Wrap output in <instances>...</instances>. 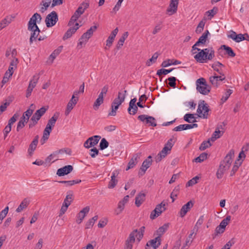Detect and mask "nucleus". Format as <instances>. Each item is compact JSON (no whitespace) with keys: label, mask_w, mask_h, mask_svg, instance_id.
<instances>
[{"label":"nucleus","mask_w":249,"mask_h":249,"mask_svg":"<svg viewBox=\"0 0 249 249\" xmlns=\"http://www.w3.org/2000/svg\"><path fill=\"white\" fill-rule=\"evenodd\" d=\"M89 6V3L85 2H83L71 17L69 22L68 25L71 26L74 25V22L76 21L81 15L84 13L85 10L87 9Z\"/></svg>","instance_id":"f257e3e1"},{"label":"nucleus","mask_w":249,"mask_h":249,"mask_svg":"<svg viewBox=\"0 0 249 249\" xmlns=\"http://www.w3.org/2000/svg\"><path fill=\"white\" fill-rule=\"evenodd\" d=\"M210 109L208 105L204 100H200L198 103L197 113L199 117L207 119L209 116Z\"/></svg>","instance_id":"f03ea898"},{"label":"nucleus","mask_w":249,"mask_h":249,"mask_svg":"<svg viewBox=\"0 0 249 249\" xmlns=\"http://www.w3.org/2000/svg\"><path fill=\"white\" fill-rule=\"evenodd\" d=\"M196 85L197 90L201 94L207 95L210 92L211 88L204 78L198 79L196 81Z\"/></svg>","instance_id":"7ed1b4c3"},{"label":"nucleus","mask_w":249,"mask_h":249,"mask_svg":"<svg viewBox=\"0 0 249 249\" xmlns=\"http://www.w3.org/2000/svg\"><path fill=\"white\" fill-rule=\"evenodd\" d=\"M173 139H170L165 144L162 150L158 154L157 156L156 161H160L163 158H165L166 155L170 152L173 144L172 143Z\"/></svg>","instance_id":"20e7f679"},{"label":"nucleus","mask_w":249,"mask_h":249,"mask_svg":"<svg viewBox=\"0 0 249 249\" xmlns=\"http://www.w3.org/2000/svg\"><path fill=\"white\" fill-rule=\"evenodd\" d=\"M78 94L79 92H77L76 90L74 91L73 94L71 98L70 99V100L67 104L66 110L65 111V115L66 116L69 115L70 113L71 112V111L73 109L74 107L77 103L78 97H76V96L78 95Z\"/></svg>","instance_id":"39448f33"},{"label":"nucleus","mask_w":249,"mask_h":249,"mask_svg":"<svg viewBox=\"0 0 249 249\" xmlns=\"http://www.w3.org/2000/svg\"><path fill=\"white\" fill-rule=\"evenodd\" d=\"M42 18L40 14L36 13L30 18L28 23V30L31 31L39 28L36 23L40 22Z\"/></svg>","instance_id":"423d86ee"},{"label":"nucleus","mask_w":249,"mask_h":249,"mask_svg":"<svg viewBox=\"0 0 249 249\" xmlns=\"http://www.w3.org/2000/svg\"><path fill=\"white\" fill-rule=\"evenodd\" d=\"M234 150L231 149L226 155L224 159L221 161L220 165H222L223 167L228 170L232 162V159L234 157Z\"/></svg>","instance_id":"0eeeda50"},{"label":"nucleus","mask_w":249,"mask_h":249,"mask_svg":"<svg viewBox=\"0 0 249 249\" xmlns=\"http://www.w3.org/2000/svg\"><path fill=\"white\" fill-rule=\"evenodd\" d=\"M58 20V16L56 12L53 11L46 17L45 22L47 27L54 26Z\"/></svg>","instance_id":"6e6552de"},{"label":"nucleus","mask_w":249,"mask_h":249,"mask_svg":"<svg viewBox=\"0 0 249 249\" xmlns=\"http://www.w3.org/2000/svg\"><path fill=\"white\" fill-rule=\"evenodd\" d=\"M138 119L144 123L145 124H148L149 126H157L156 119L153 117L142 114L139 115L138 117Z\"/></svg>","instance_id":"1a4fd4ad"},{"label":"nucleus","mask_w":249,"mask_h":249,"mask_svg":"<svg viewBox=\"0 0 249 249\" xmlns=\"http://www.w3.org/2000/svg\"><path fill=\"white\" fill-rule=\"evenodd\" d=\"M137 230H133L125 240L124 249H132L134 243L135 242V235Z\"/></svg>","instance_id":"9d476101"},{"label":"nucleus","mask_w":249,"mask_h":249,"mask_svg":"<svg viewBox=\"0 0 249 249\" xmlns=\"http://www.w3.org/2000/svg\"><path fill=\"white\" fill-rule=\"evenodd\" d=\"M160 238L159 237H156L147 242L145 249H156L160 245Z\"/></svg>","instance_id":"9b49d317"},{"label":"nucleus","mask_w":249,"mask_h":249,"mask_svg":"<svg viewBox=\"0 0 249 249\" xmlns=\"http://www.w3.org/2000/svg\"><path fill=\"white\" fill-rule=\"evenodd\" d=\"M129 196L127 195L125 196L124 198L120 200L118 204L117 209L115 211V213L116 215L120 214L124 208L125 205L128 202Z\"/></svg>","instance_id":"f8f14e48"},{"label":"nucleus","mask_w":249,"mask_h":249,"mask_svg":"<svg viewBox=\"0 0 249 249\" xmlns=\"http://www.w3.org/2000/svg\"><path fill=\"white\" fill-rule=\"evenodd\" d=\"M194 203L192 200L188 201L186 204L184 205L181 208L179 212V215L181 217H183L187 214V213L191 210L193 207Z\"/></svg>","instance_id":"ddd939ff"},{"label":"nucleus","mask_w":249,"mask_h":249,"mask_svg":"<svg viewBox=\"0 0 249 249\" xmlns=\"http://www.w3.org/2000/svg\"><path fill=\"white\" fill-rule=\"evenodd\" d=\"M39 76V75H34L33 79L30 81L29 85L26 91V97H29L33 91V89L36 87V83L38 82Z\"/></svg>","instance_id":"4468645a"},{"label":"nucleus","mask_w":249,"mask_h":249,"mask_svg":"<svg viewBox=\"0 0 249 249\" xmlns=\"http://www.w3.org/2000/svg\"><path fill=\"white\" fill-rule=\"evenodd\" d=\"M126 92L125 90H124L123 92L119 91L117 97L114 99L112 104L120 106L125 100Z\"/></svg>","instance_id":"2eb2a0df"},{"label":"nucleus","mask_w":249,"mask_h":249,"mask_svg":"<svg viewBox=\"0 0 249 249\" xmlns=\"http://www.w3.org/2000/svg\"><path fill=\"white\" fill-rule=\"evenodd\" d=\"M48 108L45 107H41L37 110L31 117V121H35L38 122L40 118L45 114Z\"/></svg>","instance_id":"dca6fc26"},{"label":"nucleus","mask_w":249,"mask_h":249,"mask_svg":"<svg viewBox=\"0 0 249 249\" xmlns=\"http://www.w3.org/2000/svg\"><path fill=\"white\" fill-rule=\"evenodd\" d=\"M89 207L87 206L79 212L76 217V222L77 223L80 224L82 222L86 214L89 212Z\"/></svg>","instance_id":"f3484780"},{"label":"nucleus","mask_w":249,"mask_h":249,"mask_svg":"<svg viewBox=\"0 0 249 249\" xmlns=\"http://www.w3.org/2000/svg\"><path fill=\"white\" fill-rule=\"evenodd\" d=\"M73 170V167L69 165L65 166L62 168L58 169L56 172V175L59 177L63 176L68 175L71 173Z\"/></svg>","instance_id":"a211bd4d"},{"label":"nucleus","mask_w":249,"mask_h":249,"mask_svg":"<svg viewBox=\"0 0 249 249\" xmlns=\"http://www.w3.org/2000/svg\"><path fill=\"white\" fill-rule=\"evenodd\" d=\"M225 79V75L218 76L216 74L209 78L210 82L214 87H217L219 85V82Z\"/></svg>","instance_id":"6ab92c4d"},{"label":"nucleus","mask_w":249,"mask_h":249,"mask_svg":"<svg viewBox=\"0 0 249 249\" xmlns=\"http://www.w3.org/2000/svg\"><path fill=\"white\" fill-rule=\"evenodd\" d=\"M178 0H170L169 7L167 9V12L170 15H173L177 11Z\"/></svg>","instance_id":"aec40b11"},{"label":"nucleus","mask_w":249,"mask_h":249,"mask_svg":"<svg viewBox=\"0 0 249 249\" xmlns=\"http://www.w3.org/2000/svg\"><path fill=\"white\" fill-rule=\"evenodd\" d=\"M79 27L80 26L79 25V23L77 22L75 23L73 27L70 28L66 32V33L63 37V40H66L71 37L72 34H73L77 31V29H78Z\"/></svg>","instance_id":"412c9836"},{"label":"nucleus","mask_w":249,"mask_h":249,"mask_svg":"<svg viewBox=\"0 0 249 249\" xmlns=\"http://www.w3.org/2000/svg\"><path fill=\"white\" fill-rule=\"evenodd\" d=\"M97 28V26H91L87 31L84 33L81 36V39H85V40H87L91 37L94 32H95Z\"/></svg>","instance_id":"4be33fe9"},{"label":"nucleus","mask_w":249,"mask_h":249,"mask_svg":"<svg viewBox=\"0 0 249 249\" xmlns=\"http://www.w3.org/2000/svg\"><path fill=\"white\" fill-rule=\"evenodd\" d=\"M140 158V154H136L133 155L128 162L127 167L126 168V170L133 168L138 162Z\"/></svg>","instance_id":"5701e85b"},{"label":"nucleus","mask_w":249,"mask_h":249,"mask_svg":"<svg viewBox=\"0 0 249 249\" xmlns=\"http://www.w3.org/2000/svg\"><path fill=\"white\" fill-rule=\"evenodd\" d=\"M118 175V172L117 171L115 170L112 173V175L111 176V180L109 182L108 187L110 189H112L115 187L116 185L118 180L116 178L117 176Z\"/></svg>","instance_id":"b1692460"},{"label":"nucleus","mask_w":249,"mask_h":249,"mask_svg":"<svg viewBox=\"0 0 249 249\" xmlns=\"http://www.w3.org/2000/svg\"><path fill=\"white\" fill-rule=\"evenodd\" d=\"M38 136H36L33 141L29 145V147L28 150V154L31 156L33 154L34 151L36 149L37 144L38 141Z\"/></svg>","instance_id":"393cba45"},{"label":"nucleus","mask_w":249,"mask_h":249,"mask_svg":"<svg viewBox=\"0 0 249 249\" xmlns=\"http://www.w3.org/2000/svg\"><path fill=\"white\" fill-rule=\"evenodd\" d=\"M224 67V66L218 61L214 62L212 65V67L213 70L217 71L220 75H225L222 70V68Z\"/></svg>","instance_id":"a878e982"},{"label":"nucleus","mask_w":249,"mask_h":249,"mask_svg":"<svg viewBox=\"0 0 249 249\" xmlns=\"http://www.w3.org/2000/svg\"><path fill=\"white\" fill-rule=\"evenodd\" d=\"M217 12L218 8L216 7H214L212 9L207 11L204 17V20H206L207 19H211L216 14Z\"/></svg>","instance_id":"bb28decb"},{"label":"nucleus","mask_w":249,"mask_h":249,"mask_svg":"<svg viewBox=\"0 0 249 249\" xmlns=\"http://www.w3.org/2000/svg\"><path fill=\"white\" fill-rule=\"evenodd\" d=\"M31 32V36L29 39L30 44L31 45L34 41H36L40 32L39 28L30 31Z\"/></svg>","instance_id":"cd10ccee"},{"label":"nucleus","mask_w":249,"mask_h":249,"mask_svg":"<svg viewBox=\"0 0 249 249\" xmlns=\"http://www.w3.org/2000/svg\"><path fill=\"white\" fill-rule=\"evenodd\" d=\"M30 203V200L27 198H24L22 202L20 203V205L16 209V212L17 213H20L24 209H26Z\"/></svg>","instance_id":"c85d7f7f"},{"label":"nucleus","mask_w":249,"mask_h":249,"mask_svg":"<svg viewBox=\"0 0 249 249\" xmlns=\"http://www.w3.org/2000/svg\"><path fill=\"white\" fill-rule=\"evenodd\" d=\"M152 157L151 156H148L147 159L143 161L141 169L143 172H145L146 170L150 167V165L152 163Z\"/></svg>","instance_id":"c756f323"},{"label":"nucleus","mask_w":249,"mask_h":249,"mask_svg":"<svg viewBox=\"0 0 249 249\" xmlns=\"http://www.w3.org/2000/svg\"><path fill=\"white\" fill-rule=\"evenodd\" d=\"M145 195L140 192L135 198V204L137 207L140 206L145 199Z\"/></svg>","instance_id":"7c9ffc66"},{"label":"nucleus","mask_w":249,"mask_h":249,"mask_svg":"<svg viewBox=\"0 0 249 249\" xmlns=\"http://www.w3.org/2000/svg\"><path fill=\"white\" fill-rule=\"evenodd\" d=\"M169 226V223H165L163 226L160 227L156 231L157 237H159L160 238V236L167 230Z\"/></svg>","instance_id":"2f4dec72"},{"label":"nucleus","mask_w":249,"mask_h":249,"mask_svg":"<svg viewBox=\"0 0 249 249\" xmlns=\"http://www.w3.org/2000/svg\"><path fill=\"white\" fill-rule=\"evenodd\" d=\"M198 52H199L194 56V58L197 62L201 63H205L204 56L205 53H204V51H201V49L200 51Z\"/></svg>","instance_id":"473e14b6"},{"label":"nucleus","mask_w":249,"mask_h":249,"mask_svg":"<svg viewBox=\"0 0 249 249\" xmlns=\"http://www.w3.org/2000/svg\"><path fill=\"white\" fill-rule=\"evenodd\" d=\"M62 46H59L55 49L50 55L49 59L51 60V63H53L54 59L58 56L62 50Z\"/></svg>","instance_id":"72a5a7b5"},{"label":"nucleus","mask_w":249,"mask_h":249,"mask_svg":"<svg viewBox=\"0 0 249 249\" xmlns=\"http://www.w3.org/2000/svg\"><path fill=\"white\" fill-rule=\"evenodd\" d=\"M209 35H210L209 31L206 30L199 38L197 41V43L200 44H205L206 42Z\"/></svg>","instance_id":"f704fd0d"},{"label":"nucleus","mask_w":249,"mask_h":249,"mask_svg":"<svg viewBox=\"0 0 249 249\" xmlns=\"http://www.w3.org/2000/svg\"><path fill=\"white\" fill-rule=\"evenodd\" d=\"M59 116V112H55L53 116L50 118L47 123V124L50 125L51 127H53L54 126L57 120L58 119Z\"/></svg>","instance_id":"c9c22d12"},{"label":"nucleus","mask_w":249,"mask_h":249,"mask_svg":"<svg viewBox=\"0 0 249 249\" xmlns=\"http://www.w3.org/2000/svg\"><path fill=\"white\" fill-rule=\"evenodd\" d=\"M165 206L166 204L162 202L160 204H158L156 206L154 211L158 213V215H160L163 212H164L165 210Z\"/></svg>","instance_id":"e433bc0d"},{"label":"nucleus","mask_w":249,"mask_h":249,"mask_svg":"<svg viewBox=\"0 0 249 249\" xmlns=\"http://www.w3.org/2000/svg\"><path fill=\"white\" fill-rule=\"evenodd\" d=\"M128 36V33L127 32H125L124 33V34L122 35V36L121 37V38L119 39L117 44L116 45V47L118 49H119L124 44V43L126 39V38Z\"/></svg>","instance_id":"4c0bfd02"},{"label":"nucleus","mask_w":249,"mask_h":249,"mask_svg":"<svg viewBox=\"0 0 249 249\" xmlns=\"http://www.w3.org/2000/svg\"><path fill=\"white\" fill-rule=\"evenodd\" d=\"M183 119L185 121L191 123H195L196 122V120L194 114L187 113L183 117Z\"/></svg>","instance_id":"58836bf2"},{"label":"nucleus","mask_w":249,"mask_h":249,"mask_svg":"<svg viewBox=\"0 0 249 249\" xmlns=\"http://www.w3.org/2000/svg\"><path fill=\"white\" fill-rule=\"evenodd\" d=\"M12 19L11 18H8V17H6L5 18L3 19L0 22V30H2L7 26H8L12 21Z\"/></svg>","instance_id":"ea45409f"},{"label":"nucleus","mask_w":249,"mask_h":249,"mask_svg":"<svg viewBox=\"0 0 249 249\" xmlns=\"http://www.w3.org/2000/svg\"><path fill=\"white\" fill-rule=\"evenodd\" d=\"M145 227L144 226H142L139 229V231H138L137 230V232L135 235V238H137V240L140 242L141 239L142 238L143 236V233L144 232Z\"/></svg>","instance_id":"a19ab883"},{"label":"nucleus","mask_w":249,"mask_h":249,"mask_svg":"<svg viewBox=\"0 0 249 249\" xmlns=\"http://www.w3.org/2000/svg\"><path fill=\"white\" fill-rule=\"evenodd\" d=\"M241 164L242 161H240L239 160H237L235 161L231 172V176H233V175H234L235 173L238 170L239 166L241 165Z\"/></svg>","instance_id":"79ce46f5"},{"label":"nucleus","mask_w":249,"mask_h":249,"mask_svg":"<svg viewBox=\"0 0 249 249\" xmlns=\"http://www.w3.org/2000/svg\"><path fill=\"white\" fill-rule=\"evenodd\" d=\"M81 180L77 179V180H68V181L62 180V181H59V182L60 183L64 184L66 186L68 187V186L73 185L75 184L79 183L81 182Z\"/></svg>","instance_id":"37998d69"},{"label":"nucleus","mask_w":249,"mask_h":249,"mask_svg":"<svg viewBox=\"0 0 249 249\" xmlns=\"http://www.w3.org/2000/svg\"><path fill=\"white\" fill-rule=\"evenodd\" d=\"M223 133V132L220 131L218 129H216L215 131L213 133L210 139L211 141L214 142L218 138H219L222 136Z\"/></svg>","instance_id":"c03bdc74"},{"label":"nucleus","mask_w":249,"mask_h":249,"mask_svg":"<svg viewBox=\"0 0 249 249\" xmlns=\"http://www.w3.org/2000/svg\"><path fill=\"white\" fill-rule=\"evenodd\" d=\"M227 169L223 167L222 165H220L219 168L218 169L216 175V177L218 179H220L223 177V176L224 175V172L227 170Z\"/></svg>","instance_id":"a18cd8bd"},{"label":"nucleus","mask_w":249,"mask_h":249,"mask_svg":"<svg viewBox=\"0 0 249 249\" xmlns=\"http://www.w3.org/2000/svg\"><path fill=\"white\" fill-rule=\"evenodd\" d=\"M89 139H91V140L89 142V146L92 147L96 145L98 143L99 141L101 139V137L100 136L95 135L89 138Z\"/></svg>","instance_id":"49530a36"},{"label":"nucleus","mask_w":249,"mask_h":249,"mask_svg":"<svg viewBox=\"0 0 249 249\" xmlns=\"http://www.w3.org/2000/svg\"><path fill=\"white\" fill-rule=\"evenodd\" d=\"M207 156L208 154L206 153H201L198 157L195 158L193 161H195L196 162H202L204 160H206L207 159Z\"/></svg>","instance_id":"de8ad7c7"},{"label":"nucleus","mask_w":249,"mask_h":249,"mask_svg":"<svg viewBox=\"0 0 249 249\" xmlns=\"http://www.w3.org/2000/svg\"><path fill=\"white\" fill-rule=\"evenodd\" d=\"M189 124H180L175 127L173 130L175 131H180L184 130L190 129Z\"/></svg>","instance_id":"09e8293b"},{"label":"nucleus","mask_w":249,"mask_h":249,"mask_svg":"<svg viewBox=\"0 0 249 249\" xmlns=\"http://www.w3.org/2000/svg\"><path fill=\"white\" fill-rule=\"evenodd\" d=\"M159 56V54L158 53H155L152 57L148 60L146 63V65L147 66H150L153 63L156 62L158 57Z\"/></svg>","instance_id":"8fccbe9b"},{"label":"nucleus","mask_w":249,"mask_h":249,"mask_svg":"<svg viewBox=\"0 0 249 249\" xmlns=\"http://www.w3.org/2000/svg\"><path fill=\"white\" fill-rule=\"evenodd\" d=\"M221 48H223L226 51V53L229 56L231 57H234L235 56V53L231 47L223 45L221 46Z\"/></svg>","instance_id":"3c124183"},{"label":"nucleus","mask_w":249,"mask_h":249,"mask_svg":"<svg viewBox=\"0 0 249 249\" xmlns=\"http://www.w3.org/2000/svg\"><path fill=\"white\" fill-rule=\"evenodd\" d=\"M180 190V187L179 186H177L175 187L174 189L173 190V192L171 193L170 195V197L172 199V202H174L175 200L176 197L177 196L179 191Z\"/></svg>","instance_id":"603ef678"},{"label":"nucleus","mask_w":249,"mask_h":249,"mask_svg":"<svg viewBox=\"0 0 249 249\" xmlns=\"http://www.w3.org/2000/svg\"><path fill=\"white\" fill-rule=\"evenodd\" d=\"M72 200V194L71 193H70L67 195L63 204L67 205V206H69Z\"/></svg>","instance_id":"864d4df0"},{"label":"nucleus","mask_w":249,"mask_h":249,"mask_svg":"<svg viewBox=\"0 0 249 249\" xmlns=\"http://www.w3.org/2000/svg\"><path fill=\"white\" fill-rule=\"evenodd\" d=\"M19 117V114L18 113H16L14 115L9 119L7 125L12 127V125L14 124Z\"/></svg>","instance_id":"5fc2aeb1"},{"label":"nucleus","mask_w":249,"mask_h":249,"mask_svg":"<svg viewBox=\"0 0 249 249\" xmlns=\"http://www.w3.org/2000/svg\"><path fill=\"white\" fill-rule=\"evenodd\" d=\"M211 143L210 142V140L207 141H204L201 144L199 149L201 151L204 150L206 148L211 146Z\"/></svg>","instance_id":"6e6d98bb"},{"label":"nucleus","mask_w":249,"mask_h":249,"mask_svg":"<svg viewBox=\"0 0 249 249\" xmlns=\"http://www.w3.org/2000/svg\"><path fill=\"white\" fill-rule=\"evenodd\" d=\"M173 69L170 70H167L164 69H161L158 70L157 72V74L159 76H160L162 74L166 75L168 73H170L173 71Z\"/></svg>","instance_id":"4d7b16f0"},{"label":"nucleus","mask_w":249,"mask_h":249,"mask_svg":"<svg viewBox=\"0 0 249 249\" xmlns=\"http://www.w3.org/2000/svg\"><path fill=\"white\" fill-rule=\"evenodd\" d=\"M8 210L9 208L7 206L0 213V224L1 223L3 218L6 216Z\"/></svg>","instance_id":"13d9d810"},{"label":"nucleus","mask_w":249,"mask_h":249,"mask_svg":"<svg viewBox=\"0 0 249 249\" xmlns=\"http://www.w3.org/2000/svg\"><path fill=\"white\" fill-rule=\"evenodd\" d=\"M103 102H104L103 100L98 99V98H97L93 105V109L95 110H97L99 109L100 106L101 104H102L103 103Z\"/></svg>","instance_id":"bf43d9fd"},{"label":"nucleus","mask_w":249,"mask_h":249,"mask_svg":"<svg viewBox=\"0 0 249 249\" xmlns=\"http://www.w3.org/2000/svg\"><path fill=\"white\" fill-rule=\"evenodd\" d=\"M231 216L230 215L227 216L226 217L223 219L221 223H220L221 227H222L225 229V227L229 224L230 221L231 220Z\"/></svg>","instance_id":"052dcab7"},{"label":"nucleus","mask_w":249,"mask_h":249,"mask_svg":"<svg viewBox=\"0 0 249 249\" xmlns=\"http://www.w3.org/2000/svg\"><path fill=\"white\" fill-rule=\"evenodd\" d=\"M108 146V142L105 138H103L100 143V148L101 150L107 148Z\"/></svg>","instance_id":"680f3d73"},{"label":"nucleus","mask_w":249,"mask_h":249,"mask_svg":"<svg viewBox=\"0 0 249 249\" xmlns=\"http://www.w3.org/2000/svg\"><path fill=\"white\" fill-rule=\"evenodd\" d=\"M232 93V90L231 89H228L227 90V91L225 93L224 95L222 97L221 100V101L224 103L225 102L231 94Z\"/></svg>","instance_id":"e2e57ef3"},{"label":"nucleus","mask_w":249,"mask_h":249,"mask_svg":"<svg viewBox=\"0 0 249 249\" xmlns=\"http://www.w3.org/2000/svg\"><path fill=\"white\" fill-rule=\"evenodd\" d=\"M169 81L168 85L173 88H175L176 86V81L177 80L176 78L175 77H169L167 79Z\"/></svg>","instance_id":"0e129e2a"},{"label":"nucleus","mask_w":249,"mask_h":249,"mask_svg":"<svg viewBox=\"0 0 249 249\" xmlns=\"http://www.w3.org/2000/svg\"><path fill=\"white\" fill-rule=\"evenodd\" d=\"M51 1L52 0H43L42 1V5L44 7V8H41V10L42 12H44L47 10V8L50 6L51 4Z\"/></svg>","instance_id":"69168bd1"},{"label":"nucleus","mask_w":249,"mask_h":249,"mask_svg":"<svg viewBox=\"0 0 249 249\" xmlns=\"http://www.w3.org/2000/svg\"><path fill=\"white\" fill-rule=\"evenodd\" d=\"M162 26L161 23H158L154 27L153 31L152 34L153 35H156L158 33H159L162 29Z\"/></svg>","instance_id":"338daca9"},{"label":"nucleus","mask_w":249,"mask_h":249,"mask_svg":"<svg viewBox=\"0 0 249 249\" xmlns=\"http://www.w3.org/2000/svg\"><path fill=\"white\" fill-rule=\"evenodd\" d=\"M138 110V107L137 105H134L132 107H130V106H129L128 108V111L129 113L131 115H134L137 113V111Z\"/></svg>","instance_id":"774afa93"}]
</instances>
